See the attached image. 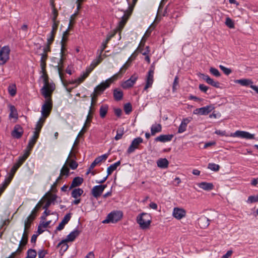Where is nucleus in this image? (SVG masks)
<instances>
[{
	"label": "nucleus",
	"mask_w": 258,
	"mask_h": 258,
	"mask_svg": "<svg viewBox=\"0 0 258 258\" xmlns=\"http://www.w3.org/2000/svg\"><path fill=\"white\" fill-rule=\"evenodd\" d=\"M42 75L41 76L43 80L44 85L40 89V92L44 98H47L52 95V94L55 89V84L53 82H49V78L47 74L46 71L41 72Z\"/></svg>",
	"instance_id": "nucleus-1"
},
{
	"label": "nucleus",
	"mask_w": 258,
	"mask_h": 258,
	"mask_svg": "<svg viewBox=\"0 0 258 258\" xmlns=\"http://www.w3.org/2000/svg\"><path fill=\"white\" fill-rule=\"evenodd\" d=\"M137 222L142 229L148 228L151 223V217L149 214L142 213L137 217Z\"/></svg>",
	"instance_id": "nucleus-2"
},
{
	"label": "nucleus",
	"mask_w": 258,
	"mask_h": 258,
	"mask_svg": "<svg viewBox=\"0 0 258 258\" xmlns=\"http://www.w3.org/2000/svg\"><path fill=\"white\" fill-rule=\"evenodd\" d=\"M52 95L45 98L44 103L42 105L41 113L43 117L47 118L50 114L52 109L53 102L51 98Z\"/></svg>",
	"instance_id": "nucleus-3"
},
{
	"label": "nucleus",
	"mask_w": 258,
	"mask_h": 258,
	"mask_svg": "<svg viewBox=\"0 0 258 258\" xmlns=\"http://www.w3.org/2000/svg\"><path fill=\"white\" fill-rule=\"evenodd\" d=\"M122 217V212L119 211H112L107 215L106 219L103 221V223H116L119 220H120Z\"/></svg>",
	"instance_id": "nucleus-4"
},
{
	"label": "nucleus",
	"mask_w": 258,
	"mask_h": 258,
	"mask_svg": "<svg viewBox=\"0 0 258 258\" xmlns=\"http://www.w3.org/2000/svg\"><path fill=\"white\" fill-rule=\"evenodd\" d=\"M155 70L154 63L150 66V69L148 72L146 80V85L144 90H147L149 88L152 87L154 81V73Z\"/></svg>",
	"instance_id": "nucleus-5"
},
{
	"label": "nucleus",
	"mask_w": 258,
	"mask_h": 258,
	"mask_svg": "<svg viewBox=\"0 0 258 258\" xmlns=\"http://www.w3.org/2000/svg\"><path fill=\"white\" fill-rule=\"evenodd\" d=\"M10 48L9 46H4L0 49V65L6 63L9 59Z\"/></svg>",
	"instance_id": "nucleus-6"
},
{
	"label": "nucleus",
	"mask_w": 258,
	"mask_h": 258,
	"mask_svg": "<svg viewBox=\"0 0 258 258\" xmlns=\"http://www.w3.org/2000/svg\"><path fill=\"white\" fill-rule=\"evenodd\" d=\"M63 39H64V36L62 37V40L61 41V50H60V56H61V58H60V59L59 60V62H58V64L56 66V68H57V70H58V71L59 77H60V78L61 79V80L62 81V79H63V74L62 73V71L63 69V55L64 50V43H63Z\"/></svg>",
	"instance_id": "nucleus-7"
},
{
	"label": "nucleus",
	"mask_w": 258,
	"mask_h": 258,
	"mask_svg": "<svg viewBox=\"0 0 258 258\" xmlns=\"http://www.w3.org/2000/svg\"><path fill=\"white\" fill-rule=\"evenodd\" d=\"M29 231L24 230L22 238L19 242V247L17 249V252H22L25 248L26 245L28 241Z\"/></svg>",
	"instance_id": "nucleus-8"
},
{
	"label": "nucleus",
	"mask_w": 258,
	"mask_h": 258,
	"mask_svg": "<svg viewBox=\"0 0 258 258\" xmlns=\"http://www.w3.org/2000/svg\"><path fill=\"white\" fill-rule=\"evenodd\" d=\"M231 136L245 139H254V134H251L249 132L242 131H236L234 133L231 134Z\"/></svg>",
	"instance_id": "nucleus-9"
},
{
	"label": "nucleus",
	"mask_w": 258,
	"mask_h": 258,
	"mask_svg": "<svg viewBox=\"0 0 258 258\" xmlns=\"http://www.w3.org/2000/svg\"><path fill=\"white\" fill-rule=\"evenodd\" d=\"M143 142V140L141 137H138L134 139L131 145L127 150V153L131 154L135 151V150L138 148L139 145Z\"/></svg>",
	"instance_id": "nucleus-10"
},
{
	"label": "nucleus",
	"mask_w": 258,
	"mask_h": 258,
	"mask_svg": "<svg viewBox=\"0 0 258 258\" xmlns=\"http://www.w3.org/2000/svg\"><path fill=\"white\" fill-rule=\"evenodd\" d=\"M23 134V129L19 124H16L12 132L11 135L13 137L16 139L21 138Z\"/></svg>",
	"instance_id": "nucleus-11"
},
{
	"label": "nucleus",
	"mask_w": 258,
	"mask_h": 258,
	"mask_svg": "<svg viewBox=\"0 0 258 258\" xmlns=\"http://www.w3.org/2000/svg\"><path fill=\"white\" fill-rule=\"evenodd\" d=\"M172 215L174 218L178 220H180L185 216L186 211L182 208H174Z\"/></svg>",
	"instance_id": "nucleus-12"
},
{
	"label": "nucleus",
	"mask_w": 258,
	"mask_h": 258,
	"mask_svg": "<svg viewBox=\"0 0 258 258\" xmlns=\"http://www.w3.org/2000/svg\"><path fill=\"white\" fill-rule=\"evenodd\" d=\"M212 110V107L210 106H206L200 108H197L194 111L195 114L207 115Z\"/></svg>",
	"instance_id": "nucleus-13"
},
{
	"label": "nucleus",
	"mask_w": 258,
	"mask_h": 258,
	"mask_svg": "<svg viewBox=\"0 0 258 258\" xmlns=\"http://www.w3.org/2000/svg\"><path fill=\"white\" fill-rule=\"evenodd\" d=\"M80 232L81 231L78 229H75L67 236L66 239L62 240V242H72L74 241L75 239L79 235Z\"/></svg>",
	"instance_id": "nucleus-14"
},
{
	"label": "nucleus",
	"mask_w": 258,
	"mask_h": 258,
	"mask_svg": "<svg viewBox=\"0 0 258 258\" xmlns=\"http://www.w3.org/2000/svg\"><path fill=\"white\" fill-rule=\"evenodd\" d=\"M201 75L202 76V79L208 84L215 88H220V83L218 81H214L207 75L202 74Z\"/></svg>",
	"instance_id": "nucleus-15"
},
{
	"label": "nucleus",
	"mask_w": 258,
	"mask_h": 258,
	"mask_svg": "<svg viewBox=\"0 0 258 258\" xmlns=\"http://www.w3.org/2000/svg\"><path fill=\"white\" fill-rule=\"evenodd\" d=\"M71 218V213L66 214L63 217L61 222L59 224L58 226L56 227L55 231H60L62 230L66 224H67L70 220Z\"/></svg>",
	"instance_id": "nucleus-16"
},
{
	"label": "nucleus",
	"mask_w": 258,
	"mask_h": 258,
	"mask_svg": "<svg viewBox=\"0 0 258 258\" xmlns=\"http://www.w3.org/2000/svg\"><path fill=\"white\" fill-rule=\"evenodd\" d=\"M72 150H73V148L72 149V150L70 153L69 156L67 160H66L64 165L63 166V167H62V168L60 170V176L65 175L67 177H68L69 175L70 169H69V167L67 166V164L69 162V158H70V156L72 154Z\"/></svg>",
	"instance_id": "nucleus-17"
},
{
	"label": "nucleus",
	"mask_w": 258,
	"mask_h": 258,
	"mask_svg": "<svg viewBox=\"0 0 258 258\" xmlns=\"http://www.w3.org/2000/svg\"><path fill=\"white\" fill-rule=\"evenodd\" d=\"M173 137V135H161L155 139L156 142L165 143L171 141Z\"/></svg>",
	"instance_id": "nucleus-18"
},
{
	"label": "nucleus",
	"mask_w": 258,
	"mask_h": 258,
	"mask_svg": "<svg viewBox=\"0 0 258 258\" xmlns=\"http://www.w3.org/2000/svg\"><path fill=\"white\" fill-rule=\"evenodd\" d=\"M39 136V133H37V132H33V136L29 140V143L28 144L27 148L29 149L30 150H31L34 145L35 144L37 139H38Z\"/></svg>",
	"instance_id": "nucleus-19"
},
{
	"label": "nucleus",
	"mask_w": 258,
	"mask_h": 258,
	"mask_svg": "<svg viewBox=\"0 0 258 258\" xmlns=\"http://www.w3.org/2000/svg\"><path fill=\"white\" fill-rule=\"evenodd\" d=\"M190 121V119L189 118H183L178 127V133H182L186 130L187 124Z\"/></svg>",
	"instance_id": "nucleus-20"
},
{
	"label": "nucleus",
	"mask_w": 258,
	"mask_h": 258,
	"mask_svg": "<svg viewBox=\"0 0 258 258\" xmlns=\"http://www.w3.org/2000/svg\"><path fill=\"white\" fill-rule=\"evenodd\" d=\"M109 87L108 83L102 82L100 85L96 86L94 89V93L98 94L103 92L106 88Z\"/></svg>",
	"instance_id": "nucleus-21"
},
{
	"label": "nucleus",
	"mask_w": 258,
	"mask_h": 258,
	"mask_svg": "<svg viewBox=\"0 0 258 258\" xmlns=\"http://www.w3.org/2000/svg\"><path fill=\"white\" fill-rule=\"evenodd\" d=\"M58 25L55 24H52V30L49 34L50 36L49 37L47 38V41H48L49 44H52V43L54 41L55 35L56 34V30L57 29Z\"/></svg>",
	"instance_id": "nucleus-22"
},
{
	"label": "nucleus",
	"mask_w": 258,
	"mask_h": 258,
	"mask_svg": "<svg viewBox=\"0 0 258 258\" xmlns=\"http://www.w3.org/2000/svg\"><path fill=\"white\" fill-rule=\"evenodd\" d=\"M198 224L202 228H207L210 224L209 219L205 216L201 217L198 220Z\"/></svg>",
	"instance_id": "nucleus-23"
},
{
	"label": "nucleus",
	"mask_w": 258,
	"mask_h": 258,
	"mask_svg": "<svg viewBox=\"0 0 258 258\" xmlns=\"http://www.w3.org/2000/svg\"><path fill=\"white\" fill-rule=\"evenodd\" d=\"M48 194L50 198L47 201L46 203H45V205L43 206V208L44 209H48V208L50 207V205L53 203L54 204V201L57 199V196L56 195H53L50 194L49 192L47 193Z\"/></svg>",
	"instance_id": "nucleus-24"
},
{
	"label": "nucleus",
	"mask_w": 258,
	"mask_h": 258,
	"mask_svg": "<svg viewBox=\"0 0 258 258\" xmlns=\"http://www.w3.org/2000/svg\"><path fill=\"white\" fill-rule=\"evenodd\" d=\"M83 180V178L81 177L78 176L75 177L72 182V183L69 187V189L79 186L82 184Z\"/></svg>",
	"instance_id": "nucleus-25"
},
{
	"label": "nucleus",
	"mask_w": 258,
	"mask_h": 258,
	"mask_svg": "<svg viewBox=\"0 0 258 258\" xmlns=\"http://www.w3.org/2000/svg\"><path fill=\"white\" fill-rule=\"evenodd\" d=\"M103 192L99 185L94 186L91 190V194L96 199L100 197Z\"/></svg>",
	"instance_id": "nucleus-26"
},
{
	"label": "nucleus",
	"mask_w": 258,
	"mask_h": 258,
	"mask_svg": "<svg viewBox=\"0 0 258 258\" xmlns=\"http://www.w3.org/2000/svg\"><path fill=\"white\" fill-rule=\"evenodd\" d=\"M157 166L162 169H165L168 167L169 161L166 158H160L157 161Z\"/></svg>",
	"instance_id": "nucleus-27"
},
{
	"label": "nucleus",
	"mask_w": 258,
	"mask_h": 258,
	"mask_svg": "<svg viewBox=\"0 0 258 258\" xmlns=\"http://www.w3.org/2000/svg\"><path fill=\"white\" fill-rule=\"evenodd\" d=\"M23 162L22 161L18 159V162H16L11 168L9 174V176L13 178L16 172L18 169V168L23 164Z\"/></svg>",
	"instance_id": "nucleus-28"
},
{
	"label": "nucleus",
	"mask_w": 258,
	"mask_h": 258,
	"mask_svg": "<svg viewBox=\"0 0 258 258\" xmlns=\"http://www.w3.org/2000/svg\"><path fill=\"white\" fill-rule=\"evenodd\" d=\"M41 59H40V67L41 69V72L46 71V61L48 58L47 54L41 53Z\"/></svg>",
	"instance_id": "nucleus-29"
},
{
	"label": "nucleus",
	"mask_w": 258,
	"mask_h": 258,
	"mask_svg": "<svg viewBox=\"0 0 258 258\" xmlns=\"http://www.w3.org/2000/svg\"><path fill=\"white\" fill-rule=\"evenodd\" d=\"M235 83L239 84L242 86H248L250 87L251 85H252L253 82L250 79H242L239 80H235Z\"/></svg>",
	"instance_id": "nucleus-30"
},
{
	"label": "nucleus",
	"mask_w": 258,
	"mask_h": 258,
	"mask_svg": "<svg viewBox=\"0 0 258 258\" xmlns=\"http://www.w3.org/2000/svg\"><path fill=\"white\" fill-rule=\"evenodd\" d=\"M199 186L205 190H211L214 188L213 183L206 182H202L199 184Z\"/></svg>",
	"instance_id": "nucleus-31"
},
{
	"label": "nucleus",
	"mask_w": 258,
	"mask_h": 258,
	"mask_svg": "<svg viewBox=\"0 0 258 258\" xmlns=\"http://www.w3.org/2000/svg\"><path fill=\"white\" fill-rule=\"evenodd\" d=\"M13 178L11 176H9L7 177L4 183L0 184V193L2 194V193L4 191L6 187L8 186V185L10 184L11 181H12V179Z\"/></svg>",
	"instance_id": "nucleus-32"
},
{
	"label": "nucleus",
	"mask_w": 258,
	"mask_h": 258,
	"mask_svg": "<svg viewBox=\"0 0 258 258\" xmlns=\"http://www.w3.org/2000/svg\"><path fill=\"white\" fill-rule=\"evenodd\" d=\"M113 95L114 99L116 101H119L123 98V92L119 89H114Z\"/></svg>",
	"instance_id": "nucleus-33"
},
{
	"label": "nucleus",
	"mask_w": 258,
	"mask_h": 258,
	"mask_svg": "<svg viewBox=\"0 0 258 258\" xmlns=\"http://www.w3.org/2000/svg\"><path fill=\"white\" fill-rule=\"evenodd\" d=\"M114 34L108 35L105 40L102 42V45L101 46V49H100V52H99V54L100 55H102V52H103L104 49L107 47V43L110 41V40L111 39V38L114 36Z\"/></svg>",
	"instance_id": "nucleus-34"
},
{
	"label": "nucleus",
	"mask_w": 258,
	"mask_h": 258,
	"mask_svg": "<svg viewBox=\"0 0 258 258\" xmlns=\"http://www.w3.org/2000/svg\"><path fill=\"white\" fill-rule=\"evenodd\" d=\"M162 131V126L160 124H153L151 127V135L154 136L156 133Z\"/></svg>",
	"instance_id": "nucleus-35"
},
{
	"label": "nucleus",
	"mask_w": 258,
	"mask_h": 258,
	"mask_svg": "<svg viewBox=\"0 0 258 258\" xmlns=\"http://www.w3.org/2000/svg\"><path fill=\"white\" fill-rule=\"evenodd\" d=\"M46 118L43 117H40L36 124L35 128V131L34 132H37V133L40 134L41 130L43 126V125L45 121Z\"/></svg>",
	"instance_id": "nucleus-36"
},
{
	"label": "nucleus",
	"mask_w": 258,
	"mask_h": 258,
	"mask_svg": "<svg viewBox=\"0 0 258 258\" xmlns=\"http://www.w3.org/2000/svg\"><path fill=\"white\" fill-rule=\"evenodd\" d=\"M120 165V161H118L116 163L111 165L107 169L108 175H110L111 173L116 169L117 167Z\"/></svg>",
	"instance_id": "nucleus-37"
},
{
	"label": "nucleus",
	"mask_w": 258,
	"mask_h": 258,
	"mask_svg": "<svg viewBox=\"0 0 258 258\" xmlns=\"http://www.w3.org/2000/svg\"><path fill=\"white\" fill-rule=\"evenodd\" d=\"M83 192L84 191L82 188H74L72 191L71 196L73 198L77 199L83 194Z\"/></svg>",
	"instance_id": "nucleus-38"
},
{
	"label": "nucleus",
	"mask_w": 258,
	"mask_h": 258,
	"mask_svg": "<svg viewBox=\"0 0 258 258\" xmlns=\"http://www.w3.org/2000/svg\"><path fill=\"white\" fill-rule=\"evenodd\" d=\"M68 241L62 242V240L57 244V247L60 246V253L63 254V253L67 250L69 247L68 244L67 243Z\"/></svg>",
	"instance_id": "nucleus-39"
},
{
	"label": "nucleus",
	"mask_w": 258,
	"mask_h": 258,
	"mask_svg": "<svg viewBox=\"0 0 258 258\" xmlns=\"http://www.w3.org/2000/svg\"><path fill=\"white\" fill-rule=\"evenodd\" d=\"M121 77H122V76L119 74V73L118 72V73H116L115 74H114L113 76H112L111 77L107 79L105 81V82L108 83V84L109 85V87L111 83L116 81L118 79L121 78Z\"/></svg>",
	"instance_id": "nucleus-40"
},
{
	"label": "nucleus",
	"mask_w": 258,
	"mask_h": 258,
	"mask_svg": "<svg viewBox=\"0 0 258 258\" xmlns=\"http://www.w3.org/2000/svg\"><path fill=\"white\" fill-rule=\"evenodd\" d=\"M108 109V106L107 105H102L99 109V114L100 117L103 118L105 117L107 111Z\"/></svg>",
	"instance_id": "nucleus-41"
},
{
	"label": "nucleus",
	"mask_w": 258,
	"mask_h": 258,
	"mask_svg": "<svg viewBox=\"0 0 258 258\" xmlns=\"http://www.w3.org/2000/svg\"><path fill=\"white\" fill-rule=\"evenodd\" d=\"M124 133H125V132H124V127H118L117 129L116 135L114 137V139L116 141H118V140L121 139L122 137V136L124 134Z\"/></svg>",
	"instance_id": "nucleus-42"
},
{
	"label": "nucleus",
	"mask_w": 258,
	"mask_h": 258,
	"mask_svg": "<svg viewBox=\"0 0 258 258\" xmlns=\"http://www.w3.org/2000/svg\"><path fill=\"white\" fill-rule=\"evenodd\" d=\"M135 83L129 79L123 82L121 86V87L125 89H127L132 87L134 85Z\"/></svg>",
	"instance_id": "nucleus-43"
},
{
	"label": "nucleus",
	"mask_w": 258,
	"mask_h": 258,
	"mask_svg": "<svg viewBox=\"0 0 258 258\" xmlns=\"http://www.w3.org/2000/svg\"><path fill=\"white\" fill-rule=\"evenodd\" d=\"M102 60H103V58H102L101 55L99 54L97 59L94 60L91 63V65L90 67L94 69L96 67H97L102 61Z\"/></svg>",
	"instance_id": "nucleus-44"
},
{
	"label": "nucleus",
	"mask_w": 258,
	"mask_h": 258,
	"mask_svg": "<svg viewBox=\"0 0 258 258\" xmlns=\"http://www.w3.org/2000/svg\"><path fill=\"white\" fill-rule=\"evenodd\" d=\"M37 252L34 249H29L27 251V256L25 258H36Z\"/></svg>",
	"instance_id": "nucleus-45"
},
{
	"label": "nucleus",
	"mask_w": 258,
	"mask_h": 258,
	"mask_svg": "<svg viewBox=\"0 0 258 258\" xmlns=\"http://www.w3.org/2000/svg\"><path fill=\"white\" fill-rule=\"evenodd\" d=\"M128 19V17L126 15L125 11H123V15L121 17V20L119 22V27L122 29L125 23H126L127 20Z\"/></svg>",
	"instance_id": "nucleus-46"
},
{
	"label": "nucleus",
	"mask_w": 258,
	"mask_h": 258,
	"mask_svg": "<svg viewBox=\"0 0 258 258\" xmlns=\"http://www.w3.org/2000/svg\"><path fill=\"white\" fill-rule=\"evenodd\" d=\"M52 14L53 15V17L52 18V20L53 21V24H55L58 25L59 22L56 21V19L58 16V12L57 10L55 8H53L52 11Z\"/></svg>",
	"instance_id": "nucleus-47"
},
{
	"label": "nucleus",
	"mask_w": 258,
	"mask_h": 258,
	"mask_svg": "<svg viewBox=\"0 0 258 258\" xmlns=\"http://www.w3.org/2000/svg\"><path fill=\"white\" fill-rule=\"evenodd\" d=\"M8 92L11 96H14L16 94V87L15 85H10L8 87Z\"/></svg>",
	"instance_id": "nucleus-48"
},
{
	"label": "nucleus",
	"mask_w": 258,
	"mask_h": 258,
	"mask_svg": "<svg viewBox=\"0 0 258 258\" xmlns=\"http://www.w3.org/2000/svg\"><path fill=\"white\" fill-rule=\"evenodd\" d=\"M10 111H11V112L10 113L9 117L10 118H14V117L17 118L18 114H17V110L15 108L14 106H13V105L10 106Z\"/></svg>",
	"instance_id": "nucleus-49"
},
{
	"label": "nucleus",
	"mask_w": 258,
	"mask_h": 258,
	"mask_svg": "<svg viewBox=\"0 0 258 258\" xmlns=\"http://www.w3.org/2000/svg\"><path fill=\"white\" fill-rule=\"evenodd\" d=\"M208 168L214 171H218L219 170L220 166L218 164L211 163L208 164Z\"/></svg>",
	"instance_id": "nucleus-50"
},
{
	"label": "nucleus",
	"mask_w": 258,
	"mask_h": 258,
	"mask_svg": "<svg viewBox=\"0 0 258 258\" xmlns=\"http://www.w3.org/2000/svg\"><path fill=\"white\" fill-rule=\"evenodd\" d=\"M124 111L126 114H129L132 111V106L130 103H127L124 105Z\"/></svg>",
	"instance_id": "nucleus-51"
},
{
	"label": "nucleus",
	"mask_w": 258,
	"mask_h": 258,
	"mask_svg": "<svg viewBox=\"0 0 258 258\" xmlns=\"http://www.w3.org/2000/svg\"><path fill=\"white\" fill-rule=\"evenodd\" d=\"M226 25L230 28H233L234 27V23L233 21L229 17H227L225 21Z\"/></svg>",
	"instance_id": "nucleus-52"
},
{
	"label": "nucleus",
	"mask_w": 258,
	"mask_h": 258,
	"mask_svg": "<svg viewBox=\"0 0 258 258\" xmlns=\"http://www.w3.org/2000/svg\"><path fill=\"white\" fill-rule=\"evenodd\" d=\"M68 164H69V166L73 170L76 169L78 167V163L74 160H70L69 159V162Z\"/></svg>",
	"instance_id": "nucleus-53"
},
{
	"label": "nucleus",
	"mask_w": 258,
	"mask_h": 258,
	"mask_svg": "<svg viewBox=\"0 0 258 258\" xmlns=\"http://www.w3.org/2000/svg\"><path fill=\"white\" fill-rule=\"evenodd\" d=\"M130 66V64L128 63V61L125 63L122 66V67L120 69V70L118 72V73H119V74L122 76V75L125 73V72L126 71V70L127 69V68L129 67Z\"/></svg>",
	"instance_id": "nucleus-54"
},
{
	"label": "nucleus",
	"mask_w": 258,
	"mask_h": 258,
	"mask_svg": "<svg viewBox=\"0 0 258 258\" xmlns=\"http://www.w3.org/2000/svg\"><path fill=\"white\" fill-rule=\"evenodd\" d=\"M27 151H26V152L24 153V154L22 156H20L19 157V159L22 161L23 163L24 161L26 160V159L28 157L30 154V151L31 150H29V149H27Z\"/></svg>",
	"instance_id": "nucleus-55"
},
{
	"label": "nucleus",
	"mask_w": 258,
	"mask_h": 258,
	"mask_svg": "<svg viewBox=\"0 0 258 258\" xmlns=\"http://www.w3.org/2000/svg\"><path fill=\"white\" fill-rule=\"evenodd\" d=\"M210 72L214 76L217 77H219L220 76L221 74L219 71L214 68H211L210 69Z\"/></svg>",
	"instance_id": "nucleus-56"
},
{
	"label": "nucleus",
	"mask_w": 258,
	"mask_h": 258,
	"mask_svg": "<svg viewBox=\"0 0 258 258\" xmlns=\"http://www.w3.org/2000/svg\"><path fill=\"white\" fill-rule=\"evenodd\" d=\"M219 68L226 75H229L232 72L230 69L226 68L223 66L220 65Z\"/></svg>",
	"instance_id": "nucleus-57"
},
{
	"label": "nucleus",
	"mask_w": 258,
	"mask_h": 258,
	"mask_svg": "<svg viewBox=\"0 0 258 258\" xmlns=\"http://www.w3.org/2000/svg\"><path fill=\"white\" fill-rule=\"evenodd\" d=\"M87 77V74H83L80 77H79L77 80H75L76 83H78V84L82 83L85 79Z\"/></svg>",
	"instance_id": "nucleus-58"
},
{
	"label": "nucleus",
	"mask_w": 258,
	"mask_h": 258,
	"mask_svg": "<svg viewBox=\"0 0 258 258\" xmlns=\"http://www.w3.org/2000/svg\"><path fill=\"white\" fill-rule=\"evenodd\" d=\"M35 209H33L31 212V214L26 219L33 223V221L35 219Z\"/></svg>",
	"instance_id": "nucleus-59"
},
{
	"label": "nucleus",
	"mask_w": 258,
	"mask_h": 258,
	"mask_svg": "<svg viewBox=\"0 0 258 258\" xmlns=\"http://www.w3.org/2000/svg\"><path fill=\"white\" fill-rule=\"evenodd\" d=\"M178 84V77L176 76L174 78V82L172 85V91L175 92L177 89V86Z\"/></svg>",
	"instance_id": "nucleus-60"
},
{
	"label": "nucleus",
	"mask_w": 258,
	"mask_h": 258,
	"mask_svg": "<svg viewBox=\"0 0 258 258\" xmlns=\"http://www.w3.org/2000/svg\"><path fill=\"white\" fill-rule=\"evenodd\" d=\"M32 222L30 221H28L27 219H25L24 221V230L29 231V229L31 226V224Z\"/></svg>",
	"instance_id": "nucleus-61"
},
{
	"label": "nucleus",
	"mask_w": 258,
	"mask_h": 258,
	"mask_svg": "<svg viewBox=\"0 0 258 258\" xmlns=\"http://www.w3.org/2000/svg\"><path fill=\"white\" fill-rule=\"evenodd\" d=\"M93 116L87 115L84 127H89L90 123L92 121Z\"/></svg>",
	"instance_id": "nucleus-62"
},
{
	"label": "nucleus",
	"mask_w": 258,
	"mask_h": 258,
	"mask_svg": "<svg viewBox=\"0 0 258 258\" xmlns=\"http://www.w3.org/2000/svg\"><path fill=\"white\" fill-rule=\"evenodd\" d=\"M248 201L251 203L258 202V195L256 196H249L248 198Z\"/></svg>",
	"instance_id": "nucleus-63"
},
{
	"label": "nucleus",
	"mask_w": 258,
	"mask_h": 258,
	"mask_svg": "<svg viewBox=\"0 0 258 258\" xmlns=\"http://www.w3.org/2000/svg\"><path fill=\"white\" fill-rule=\"evenodd\" d=\"M50 214V211L48 209H45V211L43 213L41 217V220H44L47 216Z\"/></svg>",
	"instance_id": "nucleus-64"
}]
</instances>
